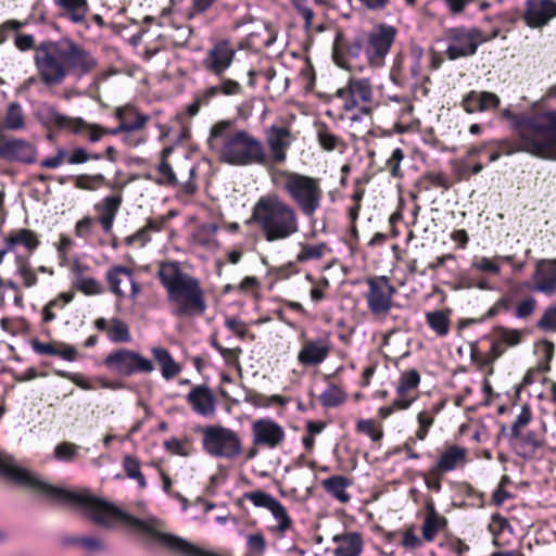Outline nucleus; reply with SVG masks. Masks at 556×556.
Returning <instances> with one entry per match:
<instances>
[{"label": "nucleus", "mask_w": 556, "mask_h": 556, "mask_svg": "<svg viewBox=\"0 0 556 556\" xmlns=\"http://www.w3.org/2000/svg\"><path fill=\"white\" fill-rule=\"evenodd\" d=\"M106 179L102 174H83L75 177V187L84 190H96L98 184H105Z\"/></svg>", "instance_id": "56"}, {"label": "nucleus", "mask_w": 556, "mask_h": 556, "mask_svg": "<svg viewBox=\"0 0 556 556\" xmlns=\"http://www.w3.org/2000/svg\"><path fill=\"white\" fill-rule=\"evenodd\" d=\"M56 16L73 25H84L89 28L87 15L90 11L88 0H53Z\"/></svg>", "instance_id": "25"}, {"label": "nucleus", "mask_w": 556, "mask_h": 556, "mask_svg": "<svg viewBox=\"0 0 556 556\" xmlns=\"http://www.w3.org/2000/svg\"><path fill=\"white\" fill-rule=\"evenodd\" d=\"M515 453L523 459H532L539 448L544 445V437L535 431H519L516 435H507Z\"/></svg>", "instance_id": "27"}, {"label": "nucleus", "mask_w": 556, "mask_h": 556, "mask_svg": "<svg viewBox=\"0 0 556 556\" xmlns=\"http://www.w3.org/2000/svg\"><path fill=\"white\" fill-rule=\"evenodd\" d=\"M523 331L510 329L504 326H495L489 336L484 339L490 340V356L492 359L501 357L507 348H513L521 343Z\"/></svg>", "instance_id": "23"}, {"label": "nucleus", "mask_w": 556, "mask_h": 556, "mask_svg": "<svg viewBox=\"0 0 556 556\" xmlns=\"http://www.w3.org/2000/svg\"><path fill=\"white\" fill-rule=\"evenodd\" d=\"M156 276L174 316L191 318L205 313L207 304L200 280L184 271L179 262H160Z\"/></svg>", "instance_id": "2"}, {"label": "nucleus", "mask_w": 556, "mask_h": 556, "mask_svg": "<svg viewBox=\"0 0 556 556\" xmlns=\"http://www.w3.org/2000/svg\"><path fill=\"white\" fill-rule=\"evenodd\" d=\"M4 241L12 252L15 251L17 245L24 247L30 254L39 247L40 241L37 235L27 228H22L11 232Z\"/></svg>", "instance_id": "36"}, {"label": "nucleus", "mask_w": 556, "mask_h": 556, "mask_svg": "<svg viewBox=\"0 0 556 556\" xmlns=\"http://www.w3.org/2000/svg\"><path fill=\"white\" fill-rule=\"evenodd\" d=\"M351 481L343 476H331L323 481V486L327 493L338 500L340 503H348L351 495L346 492Z\"/></svg>", "instance_id": "41"}, {"label": "nucleus", "mask_w": 556, "mask_h": 556, "mask_svg": "<svg viewBox=\"0 0 556 556\" xmlns=\"http://www.w3.org/2000/svg\"><path fill=\"white\" fill-rule=\"evenodd\" d=\"M266 141L270 149L269 165L285 163L287 150L291 146L290 130L283 126L271 125L266 131Z\"/></svg>", "instance_id": "24"}, {"label": "nucleus", "mask_w": 556, "mask_h": 556, "mask_svg": "<svg viewBox=\"0 0 556 556\" xmlns=\"http://www.w3.org/2000/svg\"><path fill=\"white\" fill-rule=\"evenodd\" d=\"M538 306V301L534 296L528 295L522 299L515 307V317L518 319H527L529 318L535 311Z\"/></svg>", "instance_id": "57"}, {"label": "nucleus", "mask_w": 556, "mask_h": 556, "mask_svg": "<svg viewBox=\"0 0 556 556\" xmlns=\"http://www.w3.org/2000/svg\"><path fill=\"white\" fill-rule=\"evenodd\" d=\"M283 190L308 219L320 208L324 191L320 179L296 172L282 170Z\"/></svg>", "instance_id": "6"}, {"label": "nucleus", "mask_w": 556, "mask_h": 556, "mask_svg": "<svg viewBox=\"0 0 556 556\" xmlns=\"http://www.w3.org/2000/svg\"><path fill=\"white\" fill-rule=\"evenodd\" d=\"M235 56L236 50L229 41L220 40L207 50L202 60V65L206 72L222 78V75L231 66Z\"/></svg>", "instance_id": "17"}, {"label": "nucleus", "mask_w": 556, "mask_h": 556, "mask_svg": "<svg viewBox=\"0 0 556 556\" xmlns=\"http://www.w3.org/2000/svg\"><path fill=\"white\" fill-rule=\"evenodd\" d=\"M556 17L555 0H526L522 18L531 28H542Z\"/></svg>", "instance_id": "20"}, {"label": "nucleus", "mask_w": 556, "mask_h": 556, "mask_svg": "<svg viewBox=\"0 0 556 556\" xmlns=\"http://www.w3.org/2000/svg\"><path fill=\"white\" fill-rule=\"evenodd\" d=\"M404 159V153L401 148H396L392 151L390 157L387 160L386 167L394 178L403 176L401 172V162Z\"/></svg>", "instance_id": "60"}, {"label": "nucleus", "mask_w": 556, "mask_h": 556, "mask_svg": "<svg viewBox=\"0 0 556 556\" xmlns=\"http://www.w3.org/2000/svg\"><path fill=\"white\" fill-rule=\"evenodd\" d=\"M418 185L421 189L428 191L432 188L440 187L447 190L451 187L448 177L442 172H428L424 174Z\"/></svg>", "instance_id": "48"}, {"label": "nucleus", "mask_w": 556, "mask_h": 556, "mask_svg": "<svg viewBox=\"0 0 556 556\" xmlns=\"http://www.w3.org/2000/svg\"><path fill=\"white\" fill-rule=\"evenodd\" d=\"M327 251H330L325 242L318 244L301 243V250L296 255V261L306 263L309 261L321 260Z\"/></svg>", "instance_id": "45"}, {"label": "nucleus", "mask_w": 556, "mask_h": 556, "mask_svg": "<svg viewBox=\"0 0 556 556\" xmlns=\"http://www.w3.org/2000/svg\"><path fill=\"white\" fill-rule=\"evenodd\" d=\"M203 450L213 457L233 459L242 452L241 440L236 431L223 426H207L202 431Z\"/></svg>", "instance_id": "8"}, {"label": "nucleus", "mask_w": 556, "mask_h": 556, "mask_svg": "<svg viewBox=\"0 0 556 556\" xmlns=\"http://www.w3.org/2000/svg\"><path fill=\"white\" fill-rule=\"evenodd\" d=\"M500 103V98L493 92L471 90L463 98L462 106L467 113L472 114L496 109Z\"/></svg>", "instance_id": "32"}, {"label": "nucleus", "mask_w": 556, "mask_h": 556, "mask_svg": "<svg viewBox=\"0 0 556 556\" xmlns=\"http://www.w3.org/2000/svg\"><path fill=\"white\" fill-rule=\"evenodd\" d=\"M316 134L318 143L326 151L336 150L341 142V139L334 135L324 122L316 123Z\"/></svg>", "instance_id": "44"}, {"label": "nucleus", "mask_w": 556, "mask_h": 556, "mask_svg": "<svg viewBox=\"0 0 556 556\" xmlns=\"http://www.w3.org/2000/svg\"><path fill=\"white\" fill-rule=\"evenodd\" d=\"M396 34L397 30L394 26L380 23L363 35L367 66L375 70L384 66L386 58L390 52Z\"/></svg>", "instance_id": "9"}, {"label": "nucleus", "mask_w": 556, "mask_h": 556, "mask_svg": "<svg viewBox=\"0 0 556 556\" xmlns=\"http://www.w3.org/2000/svg\"><path fill=\"white\" fill-rule=\"evenodd\" d=\"M471 269L490 276H498L501 274V266L496 258H489L486 256H475L471 262Z\"/></svg>", "instance_id": "54"}, {"label": "nucleus", "mask_w": 556, "mask_h": 556, "mask_svg": "<svg viewBox=\"0 0 556 556\" xmlns=\"http://www.w3.org/2000/svg\"><path fill=\"white\" fill-rule=\"evenodd\" d=\"M253 445L269 450L278 447L286 438L285 429L271 418H260L252 422Z\"/></svg>", "instance_id": "16"}, {"label": "nucleus", "mask_w": 556, "mask_h": 556, "mask_svg": "<svg viewBox=\"0 0 556 556\" xmlns=\"http://www.w3.org/2000/svg\"><path fill=\"white\" fill-rule=\"evenodd\" d=\"M390 79L391 81L402 87L407 83V76L404 74V58L399 54L393 61V65L390 71Z\"/></svg>", "instance_id": "59"}, {"label": "nucleus", "mask_w": 556, "mask_h": 556, "mask_svg": "<svg viewBox=\"0 0 556 556\" xmlns=\"http://www.w3.org/2000/svg\"><path fill=\"white\" fill-rule=\"evenodd\" d=\"M106 279L110 285V290L119 296L124 295V291L121 289V285L123 282H127L130 285V298L135 299L141 291L139 283L134 278V273L131 269L125 266H114L106 273Z\"/></svg>", "instance_id": "30"}, {"label": "nucleus", "mask_w": 556, "mask_h": 556, "mask_svg": "<svg viewBox=\"0 0 556 556\" xmlns=\"http://www.w3.org/2000/svg\"><path fill=\"white\" fill-rule=\"evenodd\" d=\"M532 419V412L529 405H523L521 407L520 413L518 414L516 420L510 427V430L507 431V428L505 425L501 426V435H516L519 431H522V429L531 421Z\"/></svg>", "instance_id": "52"}, {"label": "nucleus", "mask_w": 556, "mask_h": 556, "mask_svg": "<svg viewBox=\"0 0 556 556\" xmlns=\"http://www.w3.org/2000/svg\"><path fill=\"white\" fill-rule=\"evenodd\" d=\"M14 43L21 51L34 50L37 79L48 88L62 85L70 75L81 78L98 66L92 53L70 37L35 45L33 35L17 34Z\"/></svg>", "instance_id": "1"}, {"label": "nucleus", "mask_w": 556, "mask_h": 556, "mask_svg": "<svg viewBox=\"0 0 556 556\" xmlns=\"http://www.w3.org/2000/svg\"><path fill=\"white\" fill-rule=\"evenodd\" d=\"M151 353L154 359L159 363L162 376L165 380H170L180 372V366L174 361L168 350L161 346H154L151 349Z\"/></svg>", "instance_id": "39"}, {"label": "nucleus", "mask_w": 556, "mask_h": 556, "mask_svg": "<svg viewBox=\"0 0 556 556\" xmlns=\"http://www.w3.org/2000/svg\"><path fill=\"white\" fill-rule=\"evenodd\" d=\"M489 531L494 535L498 536L504 533L505 530L511 529L507 518L502 516L498 513H495L491 516V522L489 523Z\"/></svg>", "instance_id": "64"}, {"label": "nucleus", "mask_w": 556, "mask_h": 556, "mask_svg": "<svg viewBox=\"0 0 556 556\" xmlns=\"http://www.w3.org/2000/svg\"><path fill=\"white\" fill-rule=\"evenodd\" d=\"M368 291L365 293L368 311L374 316H387L393 307V298L397 292L387 276H374L366 279Z\"/></svg>", "instance_id": "14"}, {"label": "nucleus", "mask_w": 556, "mask_h": 556, "mask_svg": "<svg viewBox=\"0 0 556 556\" xmlns=\"http://www.w3.org/2000/svg\"><path fill=\"white\" fill-rule=\"evenodd\" d=\"M115 117L119 121L118 126L115 128L104 127V135L116 136L121 132L137 131L142 129L150 121L148 114L138 112L132 105L117 108L115 110Z\"/></svg>", "instance_id": "22"}, {"label": "nucleus", "mask_w": 556, "mask_h": 556, "mask_svg": "<svg viewBox=\"0 0 556 556\" xmlns=\"http://www.w3.org/2000/svg\"><path fill=\"white\" fill-rule=\"evenodd\" d=\"M467 460V450L457 444L448 445L439 457L431 475H441L463 467Z\"/></svg>", "instance_id": "29"}, {"label": "nucleus", "mask_w": 556, "mask_h": 556, "mask_svg": "<svg viewBox=\"0 0 556 556\" xmlns=\"http://www.w3.org/2000/svg\"><path fill=\"white\" fill-rule=\"evenodd\" d=\"M108 339L114 343H128L131 341L129 327L119 318H112L111 326L108 331Z\"/></svg>", "instance_id": "47"}, {"label": "nucleus", "mask_w": 556, "mask_h": 556, "mask_svg": "<svg viewBox=\"0 0 556 556\" xmlns=\"http://www.w3.org/2000/svg\"><path fill=\"white\" fill-rule=\"evenodd\" d=\"M231 122L220 121L212 128L207 138L208 148L220 162L232 166H268L269 159L263 142L244 129L230 132Z\"/></svg>", "instance_id": "3"}, {"label": "nucleus", "mask_w": 556, "mask_h": 556, "mask_svg": "<svg viewBox=\"0 0 556 556\" xmlns=\"http://www.w3.org/2000/svg\"><path fill=\"white\" fill-rule=\"evenodd\" d=\"M39 122L47 128L71 129L72 125H84L83 118L70 117L60 113L56 108L50 104H42L37 112Z\"/></svg>", "instance_id": "31"}, {"label": "nucleus", "mask_w": 556, "mask_h": 556, "mask_svg": "<svg viewBox=\"0 0 556 556\" xmlns=\"http://www.w3.org/2000/svg\"><path fill=\"white\" fill-rule=\"evenodd\" d=\"M36 148L24 139H7L0 134V159L33 164L36 162Z\"/></svg>", "instance_id": "21"}, {"label": "nucleus", "mask_w": 556, "mask_h": 556, "mask_svg": "<svg viewBox=\"0 0 556 556\" xmlns=\"http://www.w3.org/2000/svg\"><path fill=\"white\" fill-rule=\"evenodd\" d=\"M248 223L256 224L267 242L287 240L299 231L295 208L276 194L261 197L254 204Z\"/></svg>", "instance_id": "4"}, {"label": "nucleus", "mask_w": 556, "mask_h": 556, "mask_svg": "<svg viewBox=\"0 0 556 556\" xmlns=\"http://www.w3.org/2000/svg\"><path fill=\"white\" fill-rule=\"evenodd\" d=\"M242 92V86L235 79L226 78L222 75L219 83L214 86H210L203 90L204 101L212 100L218 96H236Z\"/></svg>", "instance_id": "38"}, {"label": "nucleus", "mask_w": 556, "mask_h": 556, "mask_svg": "<svg viewBox=\"0 0 556 556\" xmlns=\"http://www.w3.org/2000/svg\"><path fill=\"white\" fill-rule=\"evenodd\" d=\"M103 364L110 371L122 377L150 374L155 368L151 359L126 348L116 349L109 353L103 359Z\"/></svg>", "instance_id": "10"}, {"label": "nucleus", "mask_w": 556, "mask_h": 556, "mask_svg": "<svg viewBox=\"0 0 556 556\" xmlns=\"http://www.w3.org/2000/svg\"><path fill=\"white\" fill-rule=\"evenodd\" d=\"M157 172L160 174L159 177L153 178L150 174H148L146 178L152 180L159 186L176 187L178 185L176 174L166 160H161V163L157 166Z\"/></svg>", "instance_id": "46"}, {"label": "nucleus", "mask_w": 556, "mask_h": 556, "mask_svg": "<svg viewBox=\"0 0 556 556\" xmlns=\"http://www.w3.org/2000/svg\"><path fill=\"white\" fill-rule=\"evenodd\" d=\"M502 117L509 122L514 135H520L526 143L525 150L535 147L530 140V135L556 134V110L516 114L505 109L502 111Z\"/></svg>", "instance_id": "7"}, {"label": "nucleus", "mask_w": 556, "mask_h": 556, "mask_svg": "<svg viewBox=\"0 0 556 556\" xmlns=\"http://www.w3.org/2000/svg\"><path fill=\"white\" fill-rule=\"evenodd\" d=\"M54 372L56 376H59L61 378L71 380L73 383H75L78 388H80L83 390L88 391V390L94 389V386L88 379H86L81 374L70 372V371L59 370V369L55 370Z\"/></svg>", "instance_id": "61"}, {"label": "nucleus", "mask_w": 556, "mask_h": 556, "mask_svg": "<svg viewBox=\"0 0 556 556\" xmlns=\"http://www.w3.org/2000/svg\"><path fill=\"white\" fill-rule=\"evenodd\" d=\"M515 140L504 139L492 142L502 154L510 155L517 152H525L539 159L556 160V134L530 135L534 148L525 150V142L520 135H514Z\"/></svg>", "instance_id": "12"}, {"label": "nucleus", "mask_w": 556, "mask_h": 556, "mask_svg": "<svg viewBox=\"0 0 556 556\" xmlns=\"http://www.w3.org/2000/svg\"><path fill=\"white\" fill-rule=\"evenodd\" d=\"M426 321L431 330L440 337H445L450 331V318L443 311L427 312Z\"/></svg>", "instance_id": "43"}, {"label": "nucleus", "mask_w": 556, "mask_h": 556, "mask_svg": "<svg viewBox=\"0 0 556 556\" xmlns=\"http://www.w3.org/2000/svg\"><path fill=\"white\" fill-rule=\"evenodd\" d=\"M447 525V520L443 516L425 518L421 532L422 539L427 542H432L437 534L443 530Z\"/></svg>", "instance_id": "50"}, {"label": "nucleus", "mask_w": 556, "mask_h": 556, "mask_svg": "<svg viewBox=\"0 0 556 556\" xmlns=\"http://www.w3.org/2000/svg\"><path fill=\"white\" fill-rule=\"evenodd\" d=\"M337 543L336 556H361L363 552V538L358 532H348L333 536Z\"/></svg>", "instance_id": "35"}, {"label": "nucleus", "mask_w": 556, "mask_h": 556, "mask_svg": "<svg viewBox=\"0 0 556 556\" xmlns=\"http://www.w3.org/2000/svg\"><path fill=\"white\" fill-rule=\"evenodd\" d=\"M244 402L255 407H269L274 404H285L283 397L280 395L267 396L254 390L247 391Z\"/></svg>", "instance_id": "51"}, {"label": "nucleus", "mask_w": 556, "mask_h": 556, "mask_svg": "<svg viewBox=\"0 0 556 556\" xmlns=\"http://www.w3.org/2000/svg\"><path fill=\"white\" fill-rule=\"evenodd\" d=\"M25 126V114L22 105L18 102H11L7 108L3 121L0 122V131H18L24 129Z\"/></svg>", "instance_id": "40"}, {"label": "nucleus", "mask_w": 556, "mask_h": 556, "mask_svg": "<svg viewBox=\"0 0 556 556\" xmlns=\"http://www.w3.org/2000/svg\"><path fill=\"white\" fill-rule=\"evenodd\" d=\"M15 274L22 277L23 283L26 288H31L37 285L38 278L30 266L28 256L17 254L15 256Z\"/></svg>", "instance_id": "42"}, {"label": "nucleus", "mask_w": 556, "mask_h": 556, "mask_svg": "<svg viewBox=\"0 0 556 556\" xmlns=\"http://www.w3.org/2000/svg\"><path fill=\"white\" fill-rule=\"evenodd\" d=\"M324 407H337L345 401V393L336 384H330L319 395Z\"/></svg>", "instance_id": "53"}, {"label": "nucleus", "mask_w": 556, "mask_h": 556, "mask_svg": "<svg viewBox=\"0 0 556 556\" xmlns=\"http://www.w3.org/2000/svg\"><path fill=\"white\" fill-rule=\"evenodd\" d=\"M363 54L365 55L363 35L353 38H342L339 35L336 38L332 56L338 66L350 71L356 70L363 72L366 65L358 63Z\"/></svg>", "instance_id": "15"}, {"label": "nucleus", "mask_w": 556, "mask_h": 556, "mask_svg": "<svg viewBox=\"0 0 556 556\" xmlns=\"http://www.w3.org/2000/svg\"><path fill=\"white\" fill-rule=\"evenodd\" d=\"M0 472H2L8 479L14 481V483L29 486L48 498L74 504L78 506L84 514L93 497L89 491L77 492L65 490L39 480L27 469L18 466L14 458L3 451H0Z\"/></svg>", "instance_id": "5"}, {"label": "nucleus", "mask_w": 556, "mask_h": 556, "mask_svg": "<svg viewBox=\"0 0 556 556\" xmlns=\"http://www.w3.org/2000/svg\"><path fill=\"white\" fill-rule=\"evenodd\" d=\"M538 328L544 331H556V305L549 306L545 309L538 321Z\"/></svg>", "instance_id": "63"}, {"label": "nucleus", "mask_w": 556, "mask_h": 556, "mask_svg": "<svg viewBox=\"0 0 556 556\" xmlns=\"http://www.w3.org/2000/svg\"><path fill=\"white\" fill-rule=\"evenodd\" d=\"M330 353V342L327 338L307 340L298 354V361L304 366H317L325 362Z\"/></svg>", "instance_id": "28"}, {"label": "nucleus", "mask_w": 556, "mask_h": 556, "mask_svg": "<svg viewBox=\"0 0 556 556\" xmlns=\"http://www.w3.org/2000/svg\"><path fill=\"white\" fill-rule=\"evenodd\" d=\"M122 194L108 195L94 204V211L100 213L99 223L105 233L111 232L115 217L122 205Z\"/></svg>", "instance_id": "34"}, {"label": "nucleus", "mask_w": 556, "mask_h": 556, "mask_svg": "<svg viewBox=\"0 0 556 556\" xmlns=\"http://www.w3.org/2000/svg\"><path fill=\"white\" fill-rule=\"evenodd\" d=\"M86 266L76 263L74 265V287L86 295H97L103 292L102 285L94 278L84 275Z\"/></svg>", "instance_id": "37"}, {"label": "nucleus", "mask_w": 556, "mask_h": 556, "mask_svg": "<svg viewBox=\"0 0 556 556\" xmlns=\"http://www.w3.org/2000/svg\"><path fill=\"white\" fill-rule=\"evenodd\" d=\"M446 38L448 45L445 54L452 61L476 54L479 46L488 41L481 29L465 26L450 28Z\"/></svg>", "instance_id": "11"}, {"label": "nucleus", "mask_w": 556, "mask_h": 556, "mask_svg": "<svg viewBox=\"0 0 556 556\" xmlns=\"http://www.w3.org/2000/svg\"><path fill=\"white\" fill-rule=\"evenodd\" d=\"M247 549L252 556H262L266 549V540L262 533L249 534L247 538Z\"/></svg>", "instance_id": "58"}, {"label": "nucleus", "mask_w": 556, "mask_h": 556, "mask_svg": "<svg viewBox=\"0 0 556 556\" xmlns=\"http://www.w3.org/2000/svg\"><path fill=\"white\" fill-rule=\"evenodd\" d=\"M420 384V374L417 369H408L401 372L396 386L397 397L394 400V405L400 410L407 409L416 401L417 396L412 395V392L417 390Z\"/></svg>", "instance_id": "26"}, {"label": "nucleus", "mask_w": 556, "mask_h": 556, "mask_svg": "<svg viewBox=\"0 0 556 556\" xmlns=\"http://www.w3.org/2000/svg\"><path fill=\"white\" fill-rule=\"evenodd\" d=\"M122 465L126 476L136 480L139 488L144 489L147 486V480L140 469V462L136 457L131 455L124 456Z\"/></svg>", "instance_id": "49"}, {"label": "nucleus", "mask_w": 556, "mask_h": 556, "mask_svg": "<svg viewBox=\"0 0 556 556\" xmlns=\"http://www.w3.org/2000/svg\"><path fill=\"white\" fill-rule=\"evenodd\" d=\"M356 429L358 432L368 435L372 441H379L383 437V432L375 428V421L371 419L358 420L356 424Z\"/></svg>", "instance_id": "62"}, {"label": "nucleus", "mask_w": 556, "mask_h": 556, "mask_svg": "<svg viewBox=\"0 0 556 556\" xmlns=\"http://www.w3.org/2000/svg\"><path fill=\"white\" fill-rule=\"evenodd\" d=\"M84 125H72L71 130L75 134L88 132V139L90 142H98L104 136V127L98 124H89L83 119Z\"/></svg>", "instance_id": "55"}, {"label": "nucleus", "mask_w": 556, "mask_h": 556, "mask_svg": "<svg viewBox=\"0 0 556 556\" xmlns=\"http://www.w3.org/2000/svg\"><path fill=\"white\" fill-rule=\"evenodd\" d=\"M336 98L342 101V109L351 112L358 109L363 114L370 113L374 99L372 85L369 78H350L346 85L339 88Z\"/></svg>", "instance_id": "13"}, {"label": "nucleus", "mask_w": 556, "mask_h": 556, "mask_svg": "<svg viewBox=\"0 0 556 556\" xmlns=\"http://www.w3.org/2000/svg\"><path fill=\"white\" fill-rule=\"evenodd\" d=\"M243 497L249 500L255 507L268 509L273 517L278 521V530L280 532L283 533L290 529L292 525L290 516L283 505L271 494L262 490H256L244 493Z\"/></svg>", "instance_id": "18"}, {"label": "nucleus", "mask_w": 556, "mask_h": 556, "mask_svg": "<svg viewBox=\"0 0 556 556\" xmlns=\"http://www.w3.org/2000/svg\"><path fill=\"white\" fill-rule=\"evenodd\" d=\"M532 280L526 285L531 291L553 295L556 292V258L538 260Z\"/></svg>", "instance_id": "19"}, {"label": "nucleus", "mask_w": 556, "mask_h": 556, "mask_svg": "<svg viewBox=\"0 0 556 556\" xmlns=\"http://www.w3.org/2000/svg\"><path fill=\"white\" fill-rule=\"evenodd\" d=\"M192 409L201 416H210L215 412V399L212 390L206 386H197L186 396Z\"/></svg>", "instance_id": "33"}]
</instances>
